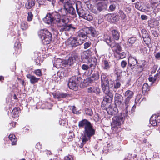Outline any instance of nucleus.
<instances>
[{
	"instance_id": "f257e3e1",
	"label": "nucleus",
	"mask_w": 160,
	"mask_h": 160,
	"mask_svg": "<svg viewBox=\"0 0 160 160\" xmlns=\"http://www.w3.org/2000/svg\"><path fill=\"white\" fill-rule=\"evenodd\" d=\"M58 12L55 13L54 17L53 15L50 14H47L43 18L44 22L48 24L52 23L57 24V27L61 32L63 31H74L76 28L73 26L72 24H67L66 18L60 19L59 18Z\"/></svg>"
},
{
	"instance_id": "f03ea898",
	"label": "nucleus",
	"mask_w": 160,
	"mask_h": 160,
	"mask_svg": "<svg viewBox=\"0 0 160 160\" xmlns=\"http://www.w3.org/2000/svg\"><path fill=\"white\" fill-rule=\"evenodd\" d=\"M78 127L81 128L84 127V128L83 133L80 138L82 139V142L80 147L82 148L86 142L89 140L91 137L95 134V131L90 122L86 119H83L79 122Z\"/></svg>"
},
{
	"instance_id": "7ed1b4c3",
	"label": "nucleus",
	"mask_w": 160,
	"mask_h": 160,
	"mask_svg": "<svg viewBox=\"0 0 160 160\" xmlns=\"http://www.w3.org/2000/svg\"><path fill=\"white\" fill-rule=\"evenodd\" d=\"M128 112H127L125 109V111L121 113V116H115L113 118L112 122L111 123L112 128H117V126H120L123 123L125 118H127L128 116Z\"/></svg>"
},
{
	"instance_id": "20e7f679",
	"label": "nucleus",
	"mask_w": 160,
	"mask_h": 160,
	"mask_svg": "<svg viewBox=\"0 0 160 160\" xmlns=\"http://www.w3.org/2000/svg\"><path fill=\"white\" fill-rule=\"evenodd\" d=\"M38 35L44 44H49L52 39V34L46 29H41L38 32Z\"/></svg>"
},
{
	"instance_id": "39448f33",
	"label": "nucleus",
	"mask_w": 160,
	"mask_h": 160,
	"mask_svg": "<svg viewBox=\"0 0 160 160\" xmlns=\"http://www.w3.org/2000/svg\"><path fill=\"white\" fill-rule=\"evenodd\" d=\"M83 42V39L79 37H71L66 42V44L69 47L75 48L81 45Z\"/></svg>"
},
{
	"instance_id": "423d86ee",
	"label": "nucleus",
	"mask_w": 160,
	"mask_h": 160,
	"mask_svg": "<svg viewBox=\"0 0 160 160\" xmlns=\"http://www.w3.org/2000/svg\"><path fill=\"white\" fill-rule=\"evenodd\" d=\"M82 81V78L76 76H72L69 80L68 85L70 89L76 90L78 84Z\"/></svg>"
},
{
	"instance_id": "0eeeda50",
	"label": "nucleus",
	"mask_w": 160,
	"mask_h": 160,
	"mask_svg": "<svg viewBox=\"0 0 160 160\" xmlns=\"http://www.w3.org/2000/svg\"><path fill=\"white\" fill-rule=\"evenodd\" d=\"M101 79L102 89L107 93L108 92L109 88V83L108 78L105 73H102L101 75Z\"/></svg>"
},
{
	"instance_id": "6e6552de",
	"label": "nucleus",
	"mask_w": 160,
	"mask_h": 160,
	"mask_svg": "<svg viewBox=\"0 0 160 160\" xmlns=\"http://www.w3.org/2000/svg\"><path fill=\"white\" fill-rule=\"evenodd\" d=\"M124 95L125 97L124 102L126 106L125 109L126 110V112H128V108L129 106V104L130 99L133 97L134 92L132 91L128 90L125 92Z\"/></svg>"
},
{
	"instance_id": "1a4fd4ad",
	"label": "nucleus",
	"mask_w": 160,
	"mask_h": 160,
	"mask_svg": "<svg viewBox=\"0 0 160 160\" xmlns=\"http://www.w3.org/2000/svg\"><path fill=\"white\" fill-rule=\"evenodd\" d=\"M96 8L97 11L92 10V12L97 14L102 11L106 10L107 8V5L105 2H100L97 4Z\"/></svg>"
},
{
	"instance_id": "9d476101",
	"label": "nucleus",
	"mask_w": 160,
	"mask_h": 160,
	"mask_svg": "<svg viewBox=\"0 0 160 160\" xmlns=\"http://www.w3.org/2000/svg\"><path fill=\"white\" fill-rule=\"evenodd\" d=\"M110 47L112 50L114 51L117 53H120V52H122V48L118 44H116L115 42H113L111 44H110Z\"/></svg>"
},
{
	"instance_id": "9b49d317",
	"label": "nucleus",
	"mask_w": 160,
	"mask_h": 160,
	"mask_svg": "<svg viewBox=\"0 0 160 160\" xmlns=\"http://www.w3.org/2000/svg\"><path fill=\"white\" fill-rule=\"evenodd\" d=\"M88 62L89 63L90 67H91V70L89 72V73L91 75L96 67L97 63V59L95 58H92L91 61H89Z\"/></svg>"
},
{
	"instance_id": "f8f14e48",
	"label": "nucleus",
	"mask_w": 160,
	"mask_h": 160,
	"mask_svg": "<svg viewBox=\"0 0 160 160\" xmlns=\"http://www.w3.org/2000/svg\"><path fill=\"white\" fill-rule=\"evenodd\" d=\"M77 37H79V38H81L82 39H83V41L84 39H86L87 37H88V36L86 28L80 30L78 32V34Z\"/></svg>"
},
{
	"instance_id": "ddd939ff",
	"label": "nucleus",
	"mask_w": 160,
	"mask_h": 160,
	"mask_svg": "<svg viewBox=\"0 0 160 160\" xmlns=\"http://www.w3.org/2000/svg\"><path fill=\"white\" fill-rule=\"evenodd\" d=\"M75 6L77 12L79 16L83 18L84 15L86 14V13H85L84 10H83L82 8H81V6L78 4L76 3Z\"/></svg>"
},
{
	"instance_id": "4468645a",
	"label": "nucleus",
	"mask_w": 160,
	"mask_h": 160,
	"mask_svg": "<svg viewBox=\"0 0 160 160\" xmlns=\"http://www.w3.org/2000/svg\"><path fill=\"white\" fill-rule=\"evenodd\" d=\"M136 59L132 57H130L128 58V63L131 68H133L137 63Z\"/></svg>"
},
{
	"instance_id": "2eb2a0df",
	"label": "nucleus",
	"mask_w": 160,
	"mask_h": 160,
	"mask_svg": "<svg viewBox=\"0 0 160 160\" xmlns=\"http://www.w3.org/2000/svg\"><path fill=\"white\" fill-rule=\"evenodd\" d=\"M26 77L30 80V82L32 84H34L37 82L40 79V78H37L30 74H28Z\"/></svg>"
},
{
	"instance_id": "dca6fc26",
	"label": "nucleus",
	"mask_w": 160,
	"mask_h": 160,
	"mask_svg": "<svg viewBox=\"0 0 160 160\" xmlns=\"http://www.w3.org/2000/svg\"><path fill=\"white\" fill-rule=\"evenodd\" d=\"M76 60L75 56H72L69 57L68 59L67 60H65L63 62V63L65 64L68 65L70 66L72 65Z\"/></svg>"
},
{
	"instance_id": "f3484780",
	"label": "nucleus",
	"mask_w": 160,
	"mask_h": 160,
	"mask_svg": "<svg viewBox=\"0 0 160 160\" xmlns=\"http://www.w3.org/2000/svg\"><path fill=\"white\" fill-rule=\"evenodd\" d=\"M111 65L110 62L107 60H105L102 61V67L104 70H109Z\"/></svg>"
},
{
	"instance_id": "a211bd4d",
	"label": "nucleus",
	"mask_w": 160,
	"mask_h": 160,
	"mask_svg": "<svg viewBox=\"0 0 160 160\" xmlns=\"http://www.w3.org/2000/svg\"><path fill=\"white\" fill-rule=\"evenodd\" d=\"M104 92L107 95V96L104 98L103 101L107 102H109L111 101L113 98L112 94L110 92L109 88L108 92L106 93L104 91Z\"/></svg>"
},
{
	"instance_id": "6ab92c4d",
	"label": "nucleus",
	"mask_w": 160,
	"mask_h": 160,
	"mask_svg": "<svg viewBox=\"0 0 160 160\" xmlns=\"http://www.w3.org/2000/svg\"><path fill=\"white\" fill-rule=\"evenodd\" d=\"M35 4V0H28L25 5L26 8L28 9H30Z\"/></svg>"
},
{
	"instance_id": "aec40b11",
	"label": "nucleus",
	"mask_w": 160,
	"mask_h": 160,
	"mask_svg": "<svg viewBox=\"0 0 160 160\" xmlns=\"http://www.w3.org/2000/svg\"><path fill=\"white\" fill-rule=\"evenodd\" d=\"M68 95L66 93L57 92L56 94V98L57 99L63 98H66Z\"/></svg>"
},
{
	"instance_id": "412c9836",
	"label": "nucleus",
	"mask_w": 160,
	"mask_h": 160,
	"mask_svg": "<svg viewBox=\"0 0 160 160\" xmlns=\"http://www.w3.org/2000/svg\"><path fill=\"white\" fill-rule=\"evenodd\" d=\"M112 36L114 39L117 40L119 39L120 37L119 32L115 30L112 31Z\"/></svg>"
},
{
	"instance_id": "4be33fe9",
	"label": "nucleus",
	"mask_w": 160,
	"mask_h": 160,
	"mask_svg": "<svg viewBox=\"0 0 160 160\" xmlns=\"http://www.w3.org/2000/svg\"><path fill=\"white\" fill-rule=\"evenodd\" d=\"M9 139L12 141V145H16L17 139L16 138L15 136L14 135L10 134L9 137Z\"/></svg>"
},
{
	"instance_id": "5701e85b",
	"label": "nucleus",
	"mask_w": 160,
	"mask_h": 160,
	"mask_svg": "<svg viewBox=\"0 0 160 160\" xmlns=\"http://www.w3.org/2000/svg\"><path fill=\"white\" fill-rule=\"evenodd\" d=\"M158 118V117L156 115H153L151 118L150 119V123L153 126H155L157 125V123L156 121V118Z\"/></svg>"
},
{
	"instance_id": "b1692460",
	"label": "nucleus",
	"mask_w": 160,
	"mask_h": 160,
	"mask_svg": "<svg viewBox=\"0 0 160 160\" xmlns=\"http://www.w3.org/2000/svg\"><path fill=\"white\" fill-rule=\"evenodd\" d=\"M115 100L121 103L123 100V97L122 95L118 93H116L115 96Z\"/></svg>"
},
{
	"instance_id": "393cba45",
	"label": "nucleus",
	"mask_w": 160,
	"mask_h": 160,
	"mask_svg": "<svg viewBox=\"0 0 160 160\" xmlns=\"http://www.w3.org/2000/svg\"><path fill=\"white\" fill-rule=\"evenodd\" d=\"M99 78V75L98 72H96V73L93 74L91 77V79L92 80H98Z\"/></svg>"
},
{
	"instance_id": "a878e982",
	"label": "nucleus",
	"mask_w": 160,
	"mask_h": 160,
	"mask_svg": "<svg viewBox=\"0 0 160 160\" xmlns=\"http://www.w3.org/2000/svg\"><path fill=\"white\" fill-rule=\"evenodd\" d=\"M14 47L15 51H17V53H19L21 52V44L18 42H16L15 43Z\"/></svg>"
},
{
	"instance_id": "bb28decb",
	"label": "nucleus",
	"mask_w": 160,
	"mask_h": 160,
	"mask_svg": "<svg viewBox=\"0 0 160 160\" xmlns=\"http://www.w3.org/2000/svg\"><path fill=\"white\" fill-rule=\"evenodd\" d=\"M104 41L110 46V44H111L113 42H115L112 38V37L109 36H107V38L104 39Z\"/></svg>"
},
{
	"instance_id": "cd10ccee",
	"label": "nucleus",
	"mask_w": 160,
	"mask_h": 160,
	"mask_svg": "<svg viewBox=\"0 0 160 160\" xmlns=\"http://www.w3.org/2000/svg\"><path fill=\"white\" fill-rule=\"evenodd\" d=\"M28 28V23L25 21L22 22L21 24V28L23 30L27 29Z\"/></svg>"
},
{
	"instance_id": "c85d7f7f",
	"label": "nucleus",
	"mask_w": 160,
	"mask_h": 160,
	"mask_svg": "<svg viewBox=\"0 0 160 160\" xmlns=\"http://www.w3.org/2000/svg\"><path fill=\"white\" fill-rule=\"evenodd\" d=\"M18 108H14L12 111V117L14 118H16L18 117Z\"/></svg>"
},
{
	"instance_id": "c756f323",
	"label": "nucleus",
	"mask_w": 160,
	"mask_h": 160,
	"mask_svg": "<svg viewBox=\"0 0 160 160\" xmlns=\"http://www.w3.org/2000/svg\"><path fill=\"white\" fill-rule=\"evenodd\" d=\"M151 76H152V75H151L149 76L148 78V80L150 82H154L159 77V75L158 74H157L154 76V77Z\"/></svg>"
},
{
	"instance_id": "7c9ffc66",
	"label": "nucleus",
	"mask_w": 160,
	"mask_h": 160,
	"mask_svg": "<svg viewBox=\"0 0 160 160\" xmlns=\"http://www.w3.org/2000/svg\"><path fill=\"white\" fill-rule=\"evenodd\" d=\"M83 18L88 21H90L93 19V17L90 14L86 13L84 15Z\"/></svg>"
},
{
	"instance_id": "2f4dec72",
	"label": "nucleus",
	"mask_w": 160,
	"mask_h": 160,
	"mask_svg": "<svg viewBox=\"0 0 160 160\" xmlns=\"http://www.w3.org/2000/svg\"><path fill=\"white\" fill-rule=\"evenodd\" d=\"M141 32L142 37L143 38H149V35L146 30L144 29L142 30Z\"/></svg>"
},
{
	"instance_id": "473e14b6",
	"label": "nucleus",
	"mask_w": 160,
	"mask_h": 160,
	"mask_svg": "<svg viewBox=\"0 0 160 160\" xmlns=\"http://www.w3.org/2000/svg\"><path fill=\"white\" fill-rule=\"evenodd\" d=\"M136 41V38L135 37H132L129 38L128 41V43L130 44L134 43Z\"/></svg>"
},
{
	"instance_id": "72a5a7b5",
	"label": "nucleus",
	"mask_w": 160,
	"mask_h": 160,
	"mask_svg": "<svg viewBox=\"0 0 160 160\" xmlns=\"http://www.w3.org/2000/svg\"><path fill=\"white\" fill-rule=\"evenodd\" d=\"M149 90V86L147 83H144L143 86L142 91L143 92H146Z\"/></svg>"
},
{
	"instance_id": "f704fd0d",
	"label": "nucleus",
	"mask_w": 160,
	"mask_h": 160,
	"mask_svg": "<svg viewBox=\"0 0 160 160\" xmlns=\"http://www.w3.org/2000/svg\"><path fill=\"white\" fill-rule=\"evenodd\" d=\"M28 16L27 17V21L28 22L31 21L33 18V15L31 12H28Z\"/></svg>"
},
{
	"instance_id": "c9c22d12",
	"label": "nucleus",
	"mask_w": 160,
	"mask_h": 160,
	"mask_svg": "<svg viewBox=\"0 0 160 160\" xmlns=\"http://www.w3.org/2000/svg\"><path fill=\"white\" fill-rule=\"evenodd\" d=\"M81 68L83 70L85 71L88 70L89 68L91 69V67H90L89 65H87L85 64L82 65Z\"/></svg>"
},
{
	"instance_id": "e433bc0d",
	"label": "nucleus",
	"mask_w": 160,
	"mask_h": 160,
	"mask_svg": "<svg viewBox=\"0 0 160 160\" xmlns=\"http://www.w3.org/2000/svg\"><path fill=\"white\" fill-rule=\"evenodd\" d=\"M118 14L122 19L124 20L126 18V15L122 11L120 10L118 12Z\"/></svg>"
},
{
	"instance_id": "4c0bfd02",
	"label": "nucleus",
	"mask_w": 160,
	"mask_h": 160,
	"mask_svg": "<svg viewBox=\"0 0 160 160\" xmlns=\"http://www.w3.org/2000/svg\"><path fill=\"white\" fill-rule=\"evenodd\" d=\"M92 28H86V29L88 34V37H90L91 34V32L92 31Z\"/></svg>"
},
{
	"instance_id": "58836bf2",
	"label": "nucleus",
	"mask_w": 160,
	"mask_h": 160,
	"mask_svg": "<svg viewBox=\"0 0 160 160\" xmlns=\"http://www.w3.org/2000/svg\"><path fill=\"white\" fill-rule=\"evenodd\" d=\"M93 93H95L96 95H99L100 92V89L97 87L93 88Z\"/></svg>"
},
{
	"instance_id": "ea45409f",
	"label": "nucleus",
	"mask_w": 160,
	"mask_h": 160,
	"mask_svg": "<svg viewBox=\"0 0 160 160\" xmlns=\"http://www.w3.org/2000/svg\"><path fill=\"white\" fill-rule=\"evenodd\" d=\"M121 86L120 83L119 82L116 81L114 83V89H117L119 88Z\"/></svg>"
},
{
	"instance_id": "a19ab883",
	"label": "nucleus",
	"mask_w": 160,
	"mask_h": 160,
	"mask_svg": "<svg viewBox=\"0 0 160 160\" xmlns=\"http://www.w3.org/2000/svg\"><path fill=\"white\" fill-rule=\"evenodd\" d=\"M34 73L37 76H40L42 75V72L40 70L37 69L34 71Z\"/></svg>"
},
{
	"instance_id": "79ce46f5",
	"label": "nucleus",
	"mask_w": 160,
	"mask_h": 160,
	"mask_svg": "<svg viewBox=\"0 0 160 160\" xmlns=\"http://www.w3.org/2000/svg\"><path fill=\"white\" fill-rule=\"evenodd\" d=\"M110 17L112 18L113 21L117 22L118 21L119 18L118 16H111V15H110Z\"/></svg>"
},
{
	"instance_id": "37998d69",
	"label": "nucleus",
	"mask_w": 160,
	"mask_h": 160,
	"mask_svg": "<svg viewBox=\"0 0 160 160\" xmlns=\"http://www.w3.org/2000/svg\"><path fill=\"white\" fill-rule=\"evenodd\" d=\"M86 113L87 114L91 116L92 115L93 113L92 110L91 109H88L86 111Z\"/></svg>"
},
{
	"instance_id": "c03bdc74",
	"label": "nucleus",
	"mask_w": 160,
	"mask_h": 160,
	"mask_svg": "<svg viewBox=\"0 0 160 160\" xmlns=\"http://www.w3.org/2000/svg\"><path fill=\"white\" fill-rule=\"evenodd\" d=\"M118 57H119L120 58L122 59L125 58L126 56V54L125 53L123 52H120V53L118 54Z\"/></svg>"
},
{
	"instance_id": "a18cd8bd",
	"label": "nucleus",
	"mask_w": 160,
	"mask_h": 160,
	"mask_svg": "<svg viewBox=\"0 0 160 160\" xmlns=\"http://www.w3.org/2000/svg\"><path fill=\"white\" fill-rule=\"evenodd\" d=\"M91 45V43L89 42H86L84 44V48L86 49L89 48Z\"/></svg>"
},
{
	"instance_id": "49530a36",
	"label": "nucleus",
	"mask_w": 160,
	"mask_h": 160,
	"mask_svg": "<svg viewBox=\"0 0 160 160\" xmlns=\"http://www.w3.org/2000/svg\"><path fill=\"white\" fill-rule=\"evenodd\" d=\"M116 8V6L114 4L111 5L109 7V8L110 11H114Z\"/></svg>"
},
{
	"instance_id": "de8ad7c7",
	"label": "nucleus",
	"mask_w": 160,
	"mask_h": 160,
	"mask_svg": "<svg viewBox=\"0 0 160 160\" xmlns=\"http://www.w3.org/2000/svg\"><path fill=\"white\" fill-rule=\"evenodd\" d=\"M152 3L153 4H160V0H151Z\"/></svg>"
},
{
	"instance_id": "09e8293b",
	"label": "nucleus",
	"mask_w": 160,
	"mask_h": 160,
	"mask_svg": "<svg viewBox=\"0 0 160 160\" xmlns=\"http://www.w3.org/2000/svg\"><path fill=\"white\" fill-rule=\"evenodd\" d=\"M127 64V62L125 61H122L121 62V65L122 68L125 67Z\"/></svg>"
},
{
	"instance_id": "8fccbe9b",
	"label": "nucleus",
	"mask_w": 160,
	"mask_h": 160,
	"mask_svg": "<svg viewBox=\"0 0 160 160\" xmlns=\"http://www.w3.org/2000/svg\"><path fill=\"white\" fill-rule=\"evenodd\" d=\"M91 34L90 35V37H94L96 34V32L95 30L93 28L92 30V31L91 32Z\"/></svg>"
},
{
	"instance_id": "3c124183",
	"label": "nucleus",
	"mask_w": 160,
	"mask_h": 160,
	"mask_svg": "<svg viewBox=\"0 0 160 160\" xmlns=\"http://www.w3.org/2000/svg\"><path fill=\"white\" fill-rule=\"evenodd\" d=\"M137 69L139 72H141L143 69V67L142 65H137Z\"/></svg>"
},
{
	"instance_id": "603ef678",
	"label": "nucleus",
	"mask_w": 160,
	"mask_h": 160,
	"mask_svg": "<svg viewBox=\"0 0 160 160\" xmlns=\"http://www.w3.org/2000/svg\"><path fill=\"white\" fill-rule=\"evenodd\" d=\"M93 88L90 87L88 88V93H93Z\"/></svg>"
},
{
	"instance_id": "864d4df0",
	"label": "nucleus",
	"mask_w": 160,
	"mask_h": 160,
	"mask_svg": "<svg viewBox=\"0 0 160 160\" xmlns=\"http://www.w3.org/2000/svg\"><path fill=\"white\" fill-rule=\"evenodd\" d=\"M64 160H72V158L70 155L66 156L65 157Z\"/></svg>"
},
{
	"instance_id": "5fc2aeb1",
	"label": "nucleus",
	"mask_w": 160,
	"mask_h": 160,
	"mask_svg": "<svg viewBox=\"0 0 160 160\" xmlns=\"http://www.w3.org/2000/svg\"><path fill=\"white\" fill-rule=\"evenodd\" d=\"M155 57L156 58L159 59L160 58V52H158L155 55Z\"/></svg>"
},
{
	"instance_id": "6e6d98bb",
	"label": "nucleus",
	"mask_w": 160,
	"mask_h": 160,
	"mask_svg": "<svg viewBox=\"0 0 160 160\" xmlns=\"http://www.w3.org/2000/svg\"><path fill=\"white\" fill-rule=\"evenodd\" d=\"M147 50L146 48H144L142 50L141 52L143 54H145L147 53Z\"/></svg>"
},
{
	"instance_id": "4d7b16f0",
	"label": "nucleus",
	"mask_w": 160,
	"mask_h": 160,
	"mask_svg": "<svg viewBox=\"0 0 160 160\" xmlns=\"http://www.w3.org/2000/svg\"><path fill=\"white\" fill-rule=\"evenodd\" d=\"M141 18L142 20H146L147 19V17L145 15H142L141 16Z\"/></svg>"
},
{
	"instance_id": "13d9d810",
	"label": "nucleus",
	"mask_w": 160,
	"mask_h": 160,
	"mask_svg": "<svg viewBox=\"0 0 160 160\" xmlns=\"http://www.w3.org/2000/svg\"><path fill=\"white\" fill-rule=\"evenodd\" d=\"M131 10V8L129 7L126 8L125 9V11L128 12H130Z\"/></svg>"
},
{
	"instance_id": "bf43d9fd",
	"label": "nucleus",
	"mask_w": 160,
	"mask_h": 160,
	"mask_svg": "<svg viewBox=\"0 0 160 160\" xmlns=\"http://www.w3.org/2000/svg\"><path fill=\"white\" fill-rule=\"evenodd\" d=\"M16 124V123L15 122H12L10 124V125L11 126H12L13 127H14L15 126V125Z\"/></svg>"
},
{
	"instance_id": "052dcab7",
	"label": "nucleus",
	"mask_w": 160,
	"mask_h": 160,
	"mask_svg": "<svg viewBox=\"0 0 160 160\" xmlns=\"http://www.w3.org/2000/svg\"><path fill=\"white\" fill-rule=\"evenodd\" d=\"M141 62V64H142L141 65H142V67H143L146 65V62L144 61H142Z\"/></svg>"
},
{
	"instance_id": "680f3d73",
	"label": "nucleus",
	"mask_w": 160,
	"mask_h": 160,
	"mask_svg": "<svg viewBox=\"0 0 160 160\" xmlns=\"http://www.w3.org/2000/svg\"><path fill=\"white\" fill-rule=\"evenodd\" d=\"M72 112H73V113H76V114H78V112H77L75 110V109L74 108H73V109H72Z\"/></svg>"
},
{
	"instance_id": "e2e57ef3",
	"label": "nucleus",
	"mask_w": 160,
	"mask_h": 160,
	"mask_svg": "<svg viewBox=\"0 0 160 160\" xmlns=\"http://www.w3.org/2000/svg\"><path fill=\"white\" fill-rule=\"evenodd\" d=\"M21 83L22 85H24V83H25L24 81V80H22Z\"/></svg>"
},
{
	"instance_id": "0e129e2a",
	"label": "nucleus",
	"mask_w": 160,
	"mask_h": 160,
	"mask_svg": "<svg viewBox=\"0 0 160 160\" xmlns=\"http://www.w3.org/2000/svg\"><path fill=\"white\" fill-rule=\"evenodd\" d=\"M4 79V78L2 76H0V81L3 80Z\"/></svg>"
},
{
	"instance_id": "69168bd1",
	"label": "nucleus",
	"mask_w": 160,
	"mask_h": 160,
	"mask_svg": "<svg viewBox=\"0 0 160 160\" xmlns=\"http://www.w3.org/2000/svg\"><path fill=\"white\" fill-rule=\"evenodd\" d=\"M155 33L156 34V35H155V36L156 37H157L158 36V35L157 33V32H155Z\"/></svg>"
},
{
	"instance_id": "338daca9",
	"label": "nucleus",
	"mask_w": 160,
	"mask_h": 160,
	"mask_svg": "<svg viewBox=\"0 0 160 160\" xmlns=\"http://www.w3.org/2000/svg\"><path fill=\"white\" fill-rule=\"evenodd\" d=\"M155 71L154 70V71H152V73H155Z\"/></svg>"
},
{
	"instance_id": "774afa93",
	"label": "nucleus",
	"mask_w": 160,
	"mask_h": 160,
	"mask_svg": "<svg viewBox=\"0 0 160 160\" xmlns=\"http://www.w3.org/2000/svg\"><path fill=\"white\" fill-rule=\"evenodd\" d=\"M108 0H102V1H107Z\"/></svg>"
}]
</instances>
